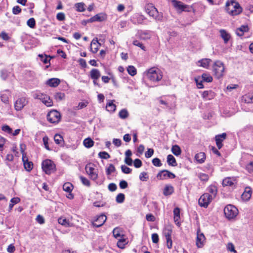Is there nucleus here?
Returning <instances> with one entry per match:
<instances>
[{
    "label": "nucleus",
    "mask_w": 253,
    "mask_h": 253,
    "mask_svg": "<svg viewBox=\"0 0 253 253\" xmlns=\"http://www.w3.org/2000/svg\"><path fill=\"white\" fill-rule=\"evenodd\" d=\"M145 77L150 81L156 82L161 80L163 74L161 71L156 67H152L147 70L144 73Z\"/></svg>",
    "instance_id": "1"
},
{
    "label": "nucleus",
    "mask_w": 253,
    "mask_h": 253,
    "mask_svg": "<svg viewBox=\"0 0 253 253\" xmlns=\"http://www.w3.org/2000/svg\"><path fill=\"white\" fill-rule=\"evenodd\" d=\"M225 9L226 11L232 16L237 15L242 11V8L240 4L233 0L226 2Z\"/></svg>",
    "instance_id": "2"
},
{
    "label": "nucleus",
    "mask_w": 253,
    "mask_h": 253,
    "mask_svg": "<svg viewBox=\"0 0 253 253\" xmlns=\"http://www.w3.org/2000/svg\"><path fill=\"white\" fill-rule=\"evenodd\" d=\"M214 76L218 79L221 78L224 74L225 67L223 63L220 61H216L212 66Z\"/></svg>",
    "instance_id": "3"
},
{
    "label": "nucleus",
    "mask_w": 253,
    "mask_h": 253,
    "mask_svg": "<svg viewBox=\"0 0 253 253\" xmlns=\"http://www.w3.org/2000/svg\"><path fill=\"white\" fill-rule=\"evenodd\" d=\"M145 10L146 12L149 16L153 17L156 20L162 21L163 19V16L161 14L159 13L156 8L151 5H147Z\"/></svg>",
    "instance_id": "4"
},
{
    "label": "nucleus",
    "mask_w": 253,
    "mask_h": 253,
    "mask_svg": "<svg viewBox=\"0 0 253 253\" xmlns=\"http://www.w3.org/2000/svg\"><path fill=\"white\" fill-rule=\"evenodd\" d=\"M224 212L227 218L232 219L238 214V210L235 206L228 205L224 208Z\"/></svg>",
    "instance_id": "5"
},
{
    "label": "nucleus",
    "mask_w": 253,
    "mask_h": 253,
    "mask_svg": "<svg viewBox=\"0 0 253 253\" xmlns=\"http://www.w3.org/2000/svg\"><path fill=\"white\" fill-rule=\"evenodd\" d=\"M55 169V165L50 160H45L42 163V169L46 174H50Z\"/></svg>",
    "instance_id": "6"
},
{
    "label": "nucleus",
    "mask_w": 253,
    "mask_h": 253,
    "mask_svg": "<svg viewBox=\"0 0 253 253\" xmlns=\"http://www.w3.org/2000/svg\"><path fill=\"white\" fill-rule=\"evenodd\" d=\"M171 2L175 9L179 12L190 11L189 6L184 4L181 1H177L176 0H172Z\"/></svg>",
    "instance_id": "7"
},
{
    "label": "nucleus",
    "mask_w": 253,
    "mask_h": 253,
    "mask_svg": "<svg viewBox=\"0 0 253 253\" xmlns=\"http://www.w3.org/2000/svg\"><path fill=\"white\" fill-rule=\"evenodd\" d=\"M212 200V196L206 193L203 194L199 199V204L201 207L207 208Z\"/></svg>",
    "instance_id": "8"
},
{
    "label": "nucleus",
    "mask_w": 253,
    "mask_h": 253,
    "mask_svg": "<svg viewBox=\"0 0 253 253\" xmlns=\"http://www.w3.org/2000/svg\"><path fill=\"white\" fill-rule=\"evenodd\" d=\"M60 114L56 110H52L50 111L47 115V119L51 123H58L60 120Z\"/></svg>",
    "instance_id": "9"
},
{
    "label": "nucleus",
    "mask_w": 253,
    "mask_h": 253,
    "mask_svg": "<svg viewBox=\"0 0 253 253\" xmlns=\"http://www.w3.org/2000/svg\"><path fill=\"white\" fill-rule=\"evenodd\" d=\"M85 169L89 177L93 180H95L98 177V173L94 168L93 164H88L86 165Z\"/></svg>",
    "instance_id": "10"
},
{
    "label": "nucleus",
    "mask_w": 253,
    "mask_h": 253,
    "mask_svg": "<svg viewBox=\"0 0 253 253\" xmlns=\"http://www.w3.org/2000/svg\"><path fill=\"white\" fill-rule=\"evenodd\" d=\"M157 177L160 180H163L168 178L173 179L175 177V175L174 173L168 170H162L157 174Z\"/></svg>",
    "instance_id": "11"
},
{
    "label": "nucleus",
    "mask_w": 253,
    "mask_h": 253,
    "mask_svg": "<svg viewBox=\"0 0 253 253\" xmlns=\"http://www.w3.org/2000/svg\"><path fill=\"white\" fill-rule=\"evenodd\" d=\"M28 103V101L25 97L19 98L14 103V108L16 111L21 110Z\"/></svg>",
    "instance_id": "12"
},
{
    "label": "nucleus",
    "mask_w": 253,
    "mask_h": 253,
    "mask_svg": "<svg viewBox=\"0 0 253 253\" xmlns=\"http://www.w3.org/2000/svg\"><path fill=\"white\" fill-rule=\"evenodd\" d=\"M36 98L41 100L42 103L47 107L52 106L53 105L52 100L48 96L45 94H37Z\"/></svg>",
    "instance_id": "13"
},
{
    "label": "nucleus",
    "mask_w": 253,
    "mask_h": 253,
    "mask_svg": "<svg viewBox=\"0 0 253 253\" xmlns=\"http://www.w3.org/2000/svg\"><path fill=\"white\" fill-rule=\"evenodd\" d=\"M226 133H222L221 134H218L215 136L216 144L219 149L222 148L223 146L222 142L226 139Z\"/></svg>",
    "instance_id": "14"
},
{
    "label": "nucleus",
    "mask_w": 253,
    "mask_h": 253,
    "mask_svg": "<svg viewBox=\"0 0 253 253\" xmlns=\"http://www.w3.org/2000/svg\"><path fill=\"white\" fill-rule=\"evenodd\" d=\"M205 237L203 233H201L200 230L198 229L197 232L196 245L198 248L203 247Z\"/></svg>",
    "instance_id": "15"
},
{
    "label": "nucleus",
    "mask_w": 253,
    "mask_h": 253,
    "mask_svg": "<svg viewBox=\"0 0 253 253\" xmlns=\"http://www.w3.org/2000/svg\"><path fill=\"white\" fill-rule=\"evenodd\" d=\"M106 219L107 217L104 214H101L98 216L96 220L93 222V225L96 227H99L105 223Z\"/></svg>",
    "instance_id": "16"
},
{
    "label": "nucleus",
    "mask_w": 253,
    "mask_h": 253,
    "mask_svg": "<svg viewBox=\"0 0 253 253\" xmlns=\"http://www.w3.org/2000/svg\"><path fill=\"white\" fill-rule=\"evenodd\" d=\"M236 184V179L233 177H226L222 181V185L223 186L235 187Z\"/></svg>",
    "instance_id": "17"
},
{
    "label": "nucleus",
    "mask_w": 253,
    "mask_h": 253,
    "mask_svg": "<svg viewBox=\"0 0 253 253\" xmlns=\"http://www.w3.org/2000/svg\"><path fill=\"white\" fill-rule=\"evenodd\" d=\"M100 43L98 42L97 38H94L90 43V50L93 53H96L100 46Z\"/></svg>",
    "instance_id": "18"
},
{
    "label": "nucleus",
    "mask_w": 253,
    "mask_h": 253,
    "mask_svg": "<svg viewBox=\"0 0 253 253\" xmlns=\"http://www.w3.org/2000/svg\"><path fill=\"white\" fill-rule=\"evenodd\" d=\"M211 62V60L210 59L204 58L199 60L197 63V65L198 66L202 67L206 69H208L210 64Z\"/></svg>",
    "instance_id": "19"
},
{
    "label": "nucleus",
    "mask_w": 253,
    "mask_h": 253,
    "mask_svg": "<svg viewBox=\"0 0 253 253\" xmlns=\"http://www.w3.org/2000/svg\"><path fill=\"white\" fill-rule=\"evenodd\" d=\"M137 36L141 40H147L151 38V35L149 32L140 31L138 32Z\"/></svg>",
    "instance_id": "20"
},
{
    "label": "nucleus",
    "mask_w": 253,
    "mask_h": 253,
    "mask_svg": "<svg viewBox=\"0 0 253 253\" xmlns=\"http://www.w3.org/2000/svg\"><path fill=\"white\" fill-rule=\"evenodd\" d=\"M60 83V80L58 78H51L46 82V84L50 87H55Z\"/></svg>",
    "instance_id": "21"
},
{
    "label": "nucleus",
    "mask_w": 253,
    "mask_h": 253,
    "mask_svg": "<svg viewBox=\"0 0 253 253\" xmlns=\"http://www.w3.org/2000/svg\"><path fill=\"white\" fill-rule=\"evenodd\" d=\"M22 160L24 163L25 169L26 170L30 171L32 170L33 167V164L32 162H29L26 156L22 157Z\"/></svg>",
    "instance_id": "22"
},
{
    "label": "nucleus",
    "mask_w": 253,
    "mask_h": 253,
    "mask_svg": "<svg viewBox=\"0 0 253 253\" xmlns=\"http://www.w3.org/2000/svg\"><path fill=\"white\" fill-rule=\"evenodd\" d=\"M249 30V28L248 25H242L240 27L237 29L236 33L238 36L241 37L244 35V33L248 32Z\"/></svg>",
    "instance_id": "23"
},
{
    "label": "nucleus",
    "mask_w": 253,
    "mask_h": 253,
    "mask_svg": "<svg viewBox=\"0 0 253 253\" xmlns=\"http://www.w3.org/2000/svg\"><path fill=\"white\" fill-rule=\"evenodd\" d=\"M114 237L116 239H119L124 237V235L122 229L119 227H116L113 231Z\"/></svg>",
    "instance_id": "24"
},
{
    "label": "nucleus",
    "mask_w": 253,
    "mask_h": 253,
    "mask_svg": "<svg viewBox=\"0 0 253 253\" xmlns=\"http://www.w3.org/2000/svg\"><path fill=\"white\" fill-rule=\"evenodd\" d=\"M251 195V189L250 187H246L244 193L242 195V198L245 201H248L250 199Z\"/></svg>",
    "instance_id": "25"
},
{
    "label": "nucleus",
    "mask_w": 253,
    "mask_h": 253,
    "mask_svg": "<svg viewBox=\"0 0 253 253\" xmlns=\"http://www.w3.org/2000/svg\"><path fill=\"white\" fill-rule=\"evenodd\" d=\"M100 76V73L97 69H92L90 71V77L92 80H98Z\"/></svg>",
    "instance_id": "26"
},
{
    "label": "nucleus",
    "mask_w": 253,
    "mask_h": 253,
    "mask_svg": "<svg viewBox=\"0 0 253 253\" xmlns=\"http://www.w3.org/2000/svg\"><path fill=\"white\" fill-rule=\"evenodd\" d=\"M105 19V16L103 14L99 13L94 15L90 18V22H94V21H102L104 20Z\"/></svg>",
    "instance_id": "27"
},
{
    "label": "nucleus",
    "mask_w": 253,
    "mask_h": 253,
    "mask_svg": "<svg viewBox=\"0 0 253 253\" xmlns=\"http://www.w3.org/2000/svg\"><path fill=\"white\" fill-rule=\"evenodd\" d=\"M58 222L60 224L64 226L65 227H70L72 226V223L70 222L69 220L63 217L59 218Z\"/></svg>",
    "instance_id": "28"
},
{
    "label": "nucleus",
    "mask_w": 253,
    "mask_h": 253,
    "mask_svg": "<svg viewBox=\"0 0 253 253\" xmlns=\"http://www.w3.org/2000/svg\"><path fill=\"white\" fill-rule=\"evenodd\" d=\"M174 191L173 187L170 185H167L165 187L163 194L165 196H169L172 194Z\"/></svg>",
    "instance_id": "29"
},
{
    "label": "nucleus",
    "mask_w": 253,
    "mask_h": 253,
    "mask_svg": "<svg viewBox=\"0 0 253 253\" xmlns=\"http://www.w3.org/2000/svg\"><path fill=\"white\" fill-rule=\"evenodd\" d=\"M195 158L199 163H203L206 159L205 154L203 152H200L195 155Z\"/></svg>",
    "instance_id": "30"
},
{
    "label": "nucleus",
    "mask_w": 253,
    "mask_h": 253,
    "mask_svg": "<svg viewBox=\"0 0 253 253\" xmlns=\"http://www.w3.org/2000/svg\"><path fill=\"white\" fill-rule=\"evenodd\" d=\"M167 163L169 165L172 167H175L177 165L176 160L172 155H168Z\"/></svg>",
    "instance_id": "31"
},
{
    "label": "nucleus",
    "mask_w": 253,
    "mask_h": 253,
    "mask_svg": "<svg viewBox=\"0 0 253 253\" xmlns=\"http://www.w3.org/2000/svg\"><path fill=\"white\" fill-rule=\"evenodd\" d=\"M174 214V221L176 224H179V220L180 219V209L178 208H176L173 210Z\"/></svg>",
    "instance_id": "32"
},
{
    "label": "nucleus",
    "mask_w": 253,
    "mask_h": 253,
    "mask_svg": "<svg viewBox=\"0 0 253 253\" xmlns=\"http://www.w3.org/2000/svg\"><path fill=\"white\" fill-rule=\"evenodd\" d=\"M243 100L247 103H253V93H249L244 95Z\"/></svg>",
    "instance_id": "33"
},
{
    "label": "nucleus",
    "mask_w": 253,
    "mask_h": 253,
    "mask_svg": "<svg viewBox=\"0 0 253 253\" xmlns=\"http://www.w3.org/2000/svg\"><path fill=\"white\" fill-rule=\"evenodd\" d=\"M114 100H111L106 105V110L110 112H114L116 109V106L113 103Z\"/></svg>",
    "instance_id": "34"
},
{
    "label": "nucleus",
    "mask_w": 253,
    "mask_h": 253,
    "mask_svg": "<svg viewBox=\"0 0 253 253\" xmlns=\"http://www.w3.org/2000/svg\"><path fill=\"white\" fill-rule=\"evenodd\" d=\"M208 192L211 194L210 196H212V199L214 198L217 193V188L214 185H210L208 188Z\"/></svg>",
    "instance_id": "35"
},
{
    "label": "nucleus",
    "mask_w": 253,
    "mask_h": 253,
    "mask_svg": "<svg viewBox=\"0 0 253 253\" xmlns=\"http://www.w3.org/2000/svg\"><path fill=\"white\" fill-rule=\"evenodd\" d=\"M171 152L174 155L176 156L180 155L181 153V149L180 147L177 145L172 146L171 148Z\"/></svg>",
    "instance_id": "36"
},
{
    "label": "nucleus",
    "mask_w": 253,
    "mask_h": 253,
    "mask_svg": "<svg viewBox=\"0 0 253 253\" xmlns=\"http://www.w3.org/2000/svg\"><path fill=\"white\" fill-rule=\"evenodd\" d=\"M172 233V229L170 226L165 227L163 230V234L167 238H170Z\"/></svg>",
    "instance_id": "37"
},
{
    "label": "nucleus",
    "mask_w": 253,
    "mask_h": 253,
    "mask_svg": "<svg viewBox=\"0 0 253 253\" xmlns=\"http://www.w3.org/2000/svg\"><path fill=\"white\" fill-rule=\"evenodd\" d=\"M220 33L225 43H227L230 38V35L224 30H221Z\"/></svg>",
    "instance_id": "38"
},
{
    "label": "nucleus",
    "mask_w": 253,
    "mask_h": 253,
    "mask_svg": "<svg viewBox=\"0 0 253 253\" xmlns=\"http://www.w3.org/2000/svg\"><path fill=\"white\" fill-rule=\"evenodd\" d=\"M83 143L84 146L86 148H90L93 146L94 141L90 139V138H85L84 141Z\"/></svg>",
    "instance_id": "39"
},
{
    "label": "nucleus",
    "mask_w": 253,
    "mask_h": 253,
    "mask_svg": "<svg viewBox=\"0 0 253 253\" xmlns=\"http://www.w3.org/2000/svg\"><path fill=\"white\" fill-rule=\"evenodd\" d=\"M117 246L120 249H124L126 244V239L124 238L118 239Z\"/></svg>",
    "instance_id": "40"
},
{
    "label": "nucleus",
    "mask_w": 253,
    "mask_h": 253,
    "mask_svg": "<svg viewBox=\"0 0 253 253\" xmlns=\"http://www.w3.org/2000/svg\"><path fill=\"white\" fill-rule=\"evenodd\" d=\"M202 81L207 82L210 83L212 81V77L209 74L207 73H204L202 75Z\"/></svg>",
    "instance_id": "41"
},
{
    "label": "nucleus",
    "mask_w": 253,
    "mask_h": 253,
    "mask_svg": "<svg viewBox=\"0 0 253 253\" xmlns=\"http://www.w3.org/2000/svg\"><path fill=\"white\" fill-rule=\"evenodd\" d=\"M63 189L67 192H71L73 189V185L70 182H67L64 184L63 185Z\"/></svg>",
    "instance_id": "42"
},
{
    "label": "nucleus",
    "mask_w": 253,
    "mask_h": 253,
    "mask_svg": "<svg viewBox=\"0 0 253 253\" xmlns=\"http://www.w3.org/2000/svg\"><path fill=\"white\" fill-rule=\"evenodd\" d=\"M131 20L135 24L141 23L143 20V18L141 15L135 14L132 17Z\"/></svg>",
    "instance_id": "43"
},
{
    "label": "nucleus",
    "mask_w": 253,
    "mask_h": 253,
    "mask_svg": "<svg viewBox=\"0 0 253 253\" xmlns=\"http://www.w3.org/2000/svg\"><path fill=\"white\" fill-rule=\"evenodd\" d=\"M119 116L122 119L127 118L128 116V111L125 109L121 110L119 113Z\"/></svg>",
    "instance_id": "44"
},
{
    "label": "nucleus",
    "mask_w": 253,
    "mask_h": 253,
    "mask_svg": "<svg viewBox=\"0 0 253 253\" xmlns=\"http://www.w3.org/2000/svg\"><path fill=\"white\" fill-rule=\"evenodd\" d=\"M55 99L57 101L62 100L65 97V94L62 92H56L54 95Z\"/></svg>",
    "instance_id": "45"
},
{
    "label": "nucleus",
    "mask_w": 253,
    "mask_h": 253,
    "mask_svg": "<svg viewBox=\"0 0 253 253\" xmlns=\"http://www.w3.org/2000/svg\"><path fill=\"white\" fill-rule=\"evenodd\" d=\"M127 71L128 73L131 76H134L137 73L136 69L133 66H129L127 67Z\"/></svg>",
    "instance_id": "46"
},
{
    "label": "nucleus",
    "mask_w": 253,
    "mask_h": 253,
    "mask_svg": "<svg viewBox=\"0 0 253 253\" xmlns=\"http://www.w3.org/2000/svg\"><path fill=\"white\" fill-rule=\"evenodd\" d=\"M84 4L83 2L77 3L75 6L78 11L83 12L85 10Z\"/></svg>",
    "instance_id": "47"
},
{
    "label": "nucleus",
    "mask_w": 253,
    "mask_h": 253,
    "mask_svg": "<svg viewBox=\"0 0 253 253\" xmlns=\"http://www.w3.org/2000/svg\"><path fill=\"white\" fill-rule=\"evenodd\" d=\"M116 169L113 164H109L108 167L106 169L107 175H110L112 172H115Z\"/></svg>",
    "instance_id": "48"
},
{
    "label": "nucleus",
    "mask_w": 253,
    "mask_h": 253,
    "mask_svg": "<svg viewBox=\"0 0 253 253\" xmlns=\"http://www.w3.org/2000/svg\"><path fill=\"white\" fill-rule=\"evenodd\" d=\"M54 140L55 142L57 144H60L62 141H63L62 136L58 134H56L54 135Z\"/></svg>",
    "instance_id": "49"
},
{
    "label": "nucleus",
    "mask_w": 253,
    "mask_h": 253,
    "mask_svg": "<svg viewBox=\"0 0 253 253\" xmlns=\"http://www.w3.org/2000/svg\"><path fill=\"white\" fill-rule=\"evenodd\" d=\"M125 195L123 193H119L116 197V202L118 203H122L125 200Z\"/></svg>",
    "instance_id": "50"
},
{
    "label": "nucleus",
    "mask_w": 253,
    "mask_h": 253,
    "mask_svg": "<svg viewBox=\"0 0 253 253\" xmlns=\"http://www.w3.org/2000/svg\"><path fill=\"white\" fill-rule=\"evenodd\" d=\"M27 25L31 28H34L35 27L36 22L34 18H30L27 22Z\"/></svg>",
    "instance_id": "51"
},
{
    "label": "nucleus",
    "mask_w": 253,
    "mask_h": 253,
    "mask_svg": "<svg viewBox=\"0 0 253 253\" xmlns=\"http://www.w3.org/2000/svg\"><path fill=\"white\" fill-rule=\"evenodd\" d=\"M198 177L201 181H207L209 179V175L206 173H200L198 174Z\"/></svg>",
    "instance_id": "52"
},
{
    "label": "nucleus",
    "mask_w": 253,
    "mask_h": 253,
    "mask_svg": "<svg viewBox=\"0 0 253 253\" xmlns=\"http://www.w3.org/2000/svg\"><path fill=\"white\" fill-rule=\"evenodd\" d=\"M132 43L133 45L139 47L144 51L146 50L145 47L143 45V44L141 42H140L138 41L134 40L133 41Z\"/></svg>",
    "instance_id": "53"
},
{
    "label": "nucleus",
    "mask_w": 253,
    "mask_h": 253,
    "mask_svg": "<svg viewBox=\"0 0 253 253\" xmlns=\"http://www.w3.org/2000/svg\"><path fill=\"white\" fill-rule=\"evenodd\" d=\"M39 57L40 58L41 60L44 63L47 64L49 62V59H48V57L46 55H43L42 54H39Z\"/></svg>",
    "instance_id": "54"
},
{
    "label": "nucleus",
    "mask_w": 253,
    "mask_h": 253,
    "mask_svg": "<svg viewBox=\"0 0 253 253\" xmlns=\"http://www.w3.org/2000/svg\"><path fill=\"white\" fill-rule=\"evenodd\" d=\"M80 178L82 182V183L86 186H89L90 185L89 181L85 177L81 176L80 177Z\"/></svg>",
    "instance_id": "55"
},
{
    "label": "nucleus",
    "mask_w": 253,
    "mask_h": 253,
    "mask_svg": "<svg viewBox=\"0 0 253 253\" xmlns=\"http://www.w3.org/2000/svg\"><path fill=\"white\" fill-rule=\"evenodd\" d=\"M98 155L101 158L104 159H108L110 157V155L104 151L99 152Z\"/></svg>",
    "instance_id": "56"
},
{
    "label": "nucleus",
    "mask_w": 253,
    "mask_h": 253,
    "mask_svg": "<svg viewBox=\"0 0 253 253\" xmlns=\"http://www.w3.org/2000/svg\"><path fill=\"white\" fill-rule=\"evenodd\" d=\"M139 178L142 181H147L148 179L147 173L145 172H141L139 175Z\"/></svg>",
    "instance_id": "57"
},
{
    "label": "nucleus",
    "mask_w": 253,
    "mask_h": 253,
    "mask_svg": "<svg viewBox=\"0 0 253 253\" xmlns=\"http://www.w3.org/2000/svg\"><path fill=\"white\" fill-rule=\"evenodd\" d=\"M152 164L156 167H161L162 164L159 158H156L153 159Z\"/></svg>",
    "instance_id": "58"
},
{
    "label": "nucleus",
    "mask_w": 253,
    "mask_h": 253,
    "mask_svg": "<svg viewBox=\"0 0 253 253\" xmlns=\"http://www.w3.org/2000/svg\"><path fill=\"white\" fill-rule=\"evenodd\" d=\"M42 141L43 142V144L44 145V147L47 150L50 151L51 149L49 148L48 146V138L47 136H45L42 138Z\"/></svg>",
    "instance_id": "59"
},
{
    "label": "nucleus",
    "mask_w": 253,
    "mask_h": 253,
    "mask_svg": "<svg viewBox=\"0 0 253 253\" xmlns=\"http://www.w3.org/2000/svg\"><path fill=\"white\" fill-rule=\"evenodd\" d=\"M121 169L122 171L124 173L126 174L130 173L131 172V169L129 168L124 165L122 166L121 167Z\"/></svg>",
    "instance_id": "60"
},
{
    "label": "nucleus",
    "mask_w": 253,
    "mask_h": 253,
    "mask_svg": "<svg viewBox=\"0 0 253 253\" xmlns=\"http://www.w3.org/2000/svg\"><path fill=\"white\" fill-rule=\"evenodd\" d=\"M1 101L5 104H8L9 103V98L7 95L5 94H3L0 96Z\"/></svg>",
    "instance_id": "61"
},
{
    "label": "nucleus",
    "mask_w": 253,
    "mask_h": 253,
    "mask_svg": "<svg viewBox=\"0 0 253 253\" xmlns=\"http://www.w3.org/2000/svg\"><path fill=\"white\" fill-rule=\"evenodd\" d=\"M56 18L58 20L62 21L65 20V15L63 12H59L56 15Z\"/></svg>",
    "instance_id": "62"
},
{
    "label": "nucleus",
    "mask_w": 253,
    "mask_h": 253,
    "mask_svg": "<svg viewBox=\"0 0 253 253\" xmlns=\"http://www.w3.org/2000/svg\"><path fill=\"white\" fill-rule=\"evenodd\" d=\"M134 166L136 168H140L142 166V163L141 161L139 159H136L134 161Z\"/></svg>",
    "instance_id": "63"
},
{
    "label": "nucleus",
    "mask_w": 253,
    "mask_h": 253,
    "mask_svg": "<svg viewBox=\"0 0 253 253\" xmlns=\"http://www.w3.org/2000/svg\"><path fill=\"white\" fill-rule=\"evenodd\" d=\"M21 12V9L18 5L14 6L12 8V13H13V14H14L15 15L18 14Z\"/></svg>",
    "instance_id": "64"
}]
</instances>
